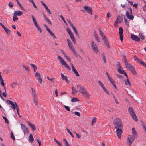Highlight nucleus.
Instances as JSON below:
<instances>
[{"label":"nucleus","instance_id":"nucleus-17","mask_svg":"<svg viewBox=\"0 0 146 146\" xmlns=\"http://www.w3.org/2000/svg\"><path fill=\"white\" fill-rule=\"evenodd\" d=\"M118 72L121 74H123L127 78V73L124 70H123L122 68L120 69H117Z\"/></svg>","mask_w":146,"mask_h":146},{"label":"nucleus","instance_id":"nucleus-5","mask_svg":"<svg viewBox=\"0 0 146 146\" xmlns=\"http://www.w3.org/2000/svg\"><path fill=\"white\" fill-rule=\"evenodd\" d=\"M126 68L127 69L130 71L132 73L135 75H137V74L134 67L130 64L127 63L125 64Z\"/></svg>","mask_w":146,"mask_h":146},{"label":"nucleus","instance_id":"nucleus-63","mask_svg":"<svg viewBox=\"0 0 146 146\" xmlns=\"http://www.w3.org/2000/svg\"><path fill=\"white\" fill-rule=\"evenodd\" d=\"M44 26L45 27L46 30L48 32H49V31H50V29L48 28V27L45 24H44Z\"/></svg>","mask_w":146,"mask_h":146},{"label":"nucleus","instance_id":"nucleus-21","mask_svg":"<svg viewBox=\"0 0 146 146\" xmlns=\"http://www.w3.org/2000/svg\"><path fill=\"white\" fill-rule=\"evenodd\" d=\"M87 98H89L90 94L87 92V91L85 90L82 94Z\"/></svg>","mask_w":146,"mask_h":146},{"label":"nucleus","instance_id":"nucleus-36","mask_svg":"<svg viewBox=\"0 0 146 146\" xmlns=\"http://www.w3.org/2000/svg\"><path fill=\"white\" fill-rule=\"evenodd\" d=\"M116 20H117L119 23H120L122 21V19L120 16H118Z\"/></svg>","mask_w":146,"mask_h":146},{"label":"nucleus","instance_id":"nucleus-8","mask_svg":"<svg viewBox=\"0 0 146 146\" xmlns=\"http://www.w3.org/2000/svg\"><path fill=\"white\" fill-rule=\"evenodd\" d=\"M129 9L130 11V14L131 15H129V13L128 11L126 12V15L128 19H129L132 20L133 19L134 16L133 15H132V10L131 8L130 7H129Z\"/></svg>","mask_w":146,"mask_h":146},{"label":"nucleus","instance_id":"nucleus-24","mask_svg":"<svg viewBox=\"0 0 146 146\" xmlns=\"http://www.w3.org/2000/svg\"><path fill=\"white\" fill-rule=\"evenodd\" d=\"M30 66L33 68L34 70V72H35L37 70V68L36 66L33 64H30Z\"/></svg>","mask_w":146,"mask_h":146},{"label":"nucleus","instance_id":"nucleus-13","mask_svg":"<svg viewBox=\"0 0 146 146\" xmlns=\"http://www.w3.org/2000/svg\"><path fill=\"white\" fill-rule=\"evenodd\" d=\"M83 7L86 12L91 15L92 14V9L90 7L87 6H84Z\"/></svg>","mask_w":146,"mask_h":146},{"label":"nucleus","instance_id":"nucleus-2","mask_svg":"<svg viewBox=\"0 0 146 146\" xmlns=\"http://www.w3.org/2000/svg\"><path fill=\"white\" fill-rule=\"evenodd\" d=\"M114 126L115 128H123V125L120 119L116 118L113 121Z\"/></svg>","mask_w":146,"mask_h":146},{"label":"nucleus","instance_id":"nucleus-58","mask_svg":"<svg viewBox=\"0 0 146 146\" xmlns=\"http://www.w3.org/2000/svg\"><path fill=\"white\" fill-rule=\"evenodd\" d=\"M31 2L32 3L33 5V7L35 8H37V7L36 6V5H35V3H34V2L33 1V0H32V1H31Z\"/></svg>","mask_w":146,"mask_h":146},{"label":"nucleus","instance_id":"nucleus-47","mask_svg":"<svg viewBox=\"0 0 146 146\" xmlns=\"http://www.w3.org/2000/svg\"><path fill=\"white\" fill-rule=\"evenodd\" d=\"M63 141H65V144L66 146H71L66 139H63Z\"/></svg>","mask_w":146,"mask_h":146},{"label":"nucleus","instance_id":"nucleus-25","mask_svg":"<svg viewBox=\"0 0 146 146\" xmlns=\"http://www.w3.org/2000/svg\"><path fill=\"white\" fill-rule=\"evenodd\" d=\"M33 100L35 105L36 106L38 104L37 98H33Z\"/></svg>","mask_w":146,"mask_h":146},{"label":"nucleus","instance_id":"nucleus-11","mask_svg":"<svg viewBox=\"0 0 146 146\" xmlns=\"http://www.w3.org/2000/svg\"><path fill=\"white\" fill-rule=\"evenodd\" d=\"M119 34L120 38L121 41L122 42L123 38V29L122 27H120L119 29Z\"/></svg>","mask_w":146,"mask_h":146},{"label":"nucleus","instance_id":"nucleus-64","mask_svg":"<svg viewBox=\"0 0 146 146\" xmlns=\"http://www.w3.org/2000/svg\"><path fill=\"white\" fill-rule=\"evenodd\" d=\"M107 17L108 18H109L111 17V14L110 12H108L107 14Z\"/></svg>","mask_w":146,"mask_h":146},{"label":"nucleus","instance_id":"nucleus-3","mask_svg":"<svg viewBox=\"0 0 146 146\" xmlns=\"http://www.w3.org/2000/svg\"><path fill=\"white\" fill-rule=\"evenodd\" d=\"M128 111L133 120L135 121H137L138 119L133 108L132 107H129Z\"/></svg>","mask_w":146,"mask_h":146},{"label":"nucleus","instance_id":"nucleus-16","mask_svg":"<svg viewBox=\"0 0 146 146\" xmlns=\"http://www.w3.org/2000/svg\"><path fill=\"white\" fill-rule=\"evenodd\" d=\"M131 39L137 42L140 41V39L137 35L134 34H131Z\"/></svg>","mask_w":146,"mask_h":146},{"label":"nucleus","instance_id":"nucleus-28","mask_svg":"<svg viewBox=\"0 0 146 146\" xmlns=\"http://www.w3.org/2000/svg\"><path fill=\"white\" fill-rule=\"evenodd\" d=\"M4 30L6 32L7 36H9L11 32L10 30L7 28H6L4 29Z\"/></svg>","mask_w":146,"mask_h":146},{"label":"nucleus","instance_id":"nucleus-20","mask_svg":"<svg viewBox=\"0 0 146 146\" xmlns=\"http://www.w3.org/2000/svg\"><path fill=\"white\" fill-rule=\"evenodd\" d=\"M99 33L100 35H101V37L102 38L103 40L106 39V37L105 36V35L103 32L101 31L100 29H99Z\"/></svg>","mask_w":146,"mask_h":146},{"label":"nucleus","instance_id":"nucleus-39","mask_svg":"<svg viewBox=\"0 0 146 146\" xmlns=\"http://www.w3.org/2000/svg\"><path fill=\"white\" fill-rule=\"evenodd\" d=\"M18 20V18L17 17V16L16 15L14 14L13 16V20L14 21H15Z\"/></svg>","mask_w":146,"mask_h":146},{"label":"nucleus","instance_id":"nucleus-43","mask_svg":"<svg viewBox=\"0 0 146 146\" xmlns=\"http://www.w3.org/2000/svg\"><path fill=\"white\" fill-rule=\"evenodd\" d=\"M72 70L77 76H80V75L79 74L75 68L73 70Z\"/></svg>","mask_w":146,"mask_h":146},{"label":"nucleus","instance_id":"nucleus-7","mask_svg":"<svg viewBox=\"0 0 146 146\" xmlns=\"http://www.w3.org/2000/svg\"><path fill=\"white\" fill-rule=\"evenodd\" d=\"M32 18V19L33 21V22L34 25L38 29V31L40 33L42 32V30L41 28H40L37 24V21L36 19L33 16V15H31Z\"/></svg>","mask_w":146,"mask_h":146},{"label":"nucleus","instance_id":"nucleus-38","mask_svg":"<svg viewBox=\"0 0 146 146\" xmlns=\"http://www.w3.org/2000/svg\"><path fill=\"white\" fill-rule=\"evenodd\" d=\"M96 117H94L93 118L92 121V125H93L94 124L96 121Z\"/></svg>","mask_w":146,"mask_h":146},{"label":"nucleus","instance_id":"nucleus-32","mask_svg":"<svg viewBox=\"0 0 146 146\" xmlns=\"http://www.w3.org/2000/svg\"><path fill=\"white\" fill-rule=\"evenodd\" d=\"M98 84L103 89L105 88L103 85V83L100 81H99L98 82Z\"/></svg>","mask_w":146,"mask_h":146},{"label":"nucleus","instance_id":"nucleus-30","mask_svg":"<svg viewBox=\"0 0 146 146\" xmlns=\"http://www.w3.org/2000/svg\"><path fill=\"white\" fill-rule=\"evenodd\" d=\"M126 77V78H127V80H126V81H125V84L126 85H129V86H130L131 84H130V81H129V80L128 79V76H127V77Z\"/></svg>","mask_w":146,"mask_h":146},{"label":"nucleus","instance_id":"nucleus-41","mask_svg":"<svg viewBox=\"0 0 146 146\" xmlns=\"http://www.w3.org/2000/svg\"><path fill=\"white\" fill-rule=\"evenodd\" d=\"M79 100L77 98L73 97L71 99V101L72 102H75L78 101Z\"/></svg>","mask_w":146,"mask_h":146},{"label":"nucleus","instance_id":"nucleus-48","mask_svg":"<svg viewBox=\"0 0 146 146\" xmlns=\"http://www.w3.org/2000/svg\"><path fill=\"white\" fill-rule=\"evenodd\" d=\"M61 75L62 77V79L63 80H66L67 79V76L64 75L62 74H61Z\"/></svg>","mask_w":146,"mask_h":146},{"label":"nucleus","instance_id":"nucleus-52","mask_svg":"<svg viewBox=\"0 0 146 146\" xmlns=\"http://www.w3.org/2000/svg\"><path fill=\"white\" fill-rule=\"evenodd\" d=\"M123 60L124 62V63L125 64H126L127 63H128V62L127 61V60L126 58V56H123Z\"/></svg>","mask_w":146,"mask_h":146},{"label":"nucleus","instance_id":"nucleus-12","mask_svg":"<svg viewBox=\"0 0 146 146\" xmlns=\"http://www.w3.org/2000/svg\"><path fill=\"white\" fill-rule=\"evenodd\" d=\"M116 129H117L116 130L117 135L119 139H121V135L123 132L122 131L123 128H117Z\"/></svg>","mask_w":146,"mask_h":146},{"label":"nucleus","instance_id":"nucleus-14","mask_svg":"<svg viewBox=\"0 0 146 146\" xmlns=\"http://www.w3.org/2000/svg\"><path fill=\"white\" fill-rule=\"evenodd\" d=\"M77 90L78 92H80L81 94L86 89L84 87L80 85H78L77 86Z\"/></svg>","mask_w":146,"mask_h":146},{"label":"nucleus","instance_id":"nucleus-45","mask_svg":"<svg viewBox=\"0 0 146 146\" xmlns=\"http://www.w3.org/2000/svg\"><path fill=\"white\" fill-rule=\"evenodd\" d=\"M139 64L144 66L146 68V63H145L144 62L141 60Z\"/></svg>","mask_w":146,"mask_h":146},{"label":"nucleus","instance_id":"nucleus-31","mask_svg":"<svg viewBox=\"0 0 146 146\" xmlns=\"http://www.w3.org/2000/svg\"><path fill=\"white\" fill-rule=\"evenodd\" d=\"M134 59L136 61L139 63L141 62V60H140L135 55L134 56Z\"/></svg>","mask_w":146,"mask_h":146},{"label":"nucleus","instance_id":"nucleus-29","mask_svg":"<svg viewBox=\"0 0 146 146\" xmlns=\"http://www.w3.org/2000/svg\"><path fill=\"white\" fill-rule=\"evenodd\" d=\"M70 37L72 40V41L75 43L76 42V40L75 39L74 36L73 34H72L70 35Z\"/></svg>","mask_w":146,"mask_h":146},{"label":"nucleus","instance_id":"nucleus-35","mask_svg":"<svg viewBox=\"0 0 146 146\" xmlns=\"http://www.w3.org/2000/svg\"><path fill=\"white\" fill-rule=\"evenodd\" d=\"M66 29L67 30V31L69 35L73 34L72 32H71V30L69 28H67Z\"/></svg>","mask_w":146,"mask_h":146},{"label":"nucleus","instance_id":"nucleus-62","mask_svg":"<svg viewBox=\"0 0 146 146\" xmlns=\"http://www.w3.org/2000/svg\"><path fill=\"white\" fill-rule=\"evenodd\" d=\"M18 5L22 10H24V8L22 7L21 4H20V3Z\"/></svg>","mask_w":146,"mask_h":146},{"label":"nucleus","instance_id":"nucleus-61","mask_svg":"<svg viewBox=\"0 0 146 146\" xmlns=\"http://www.w3.org/2000/svg\"><path fill=\"white\" fill-rule=\"evenodd\" d=\"M103 90L107 94H108V95H110V93H109V91H108L106 89V88H105L104 89H103Z\"/></svg>","mask_w":146,"mask_h":146},{"label":"nucleus","instance_id":"nucleus-42","mask_svg":"<svg viewBox=\"0 0 146 146\" xmlns=\"http://www.w3.org/2000/svg\"><path fill=\"white\" fill-rule=\"evenodd\" d=\"M12 105V108H13V109L15 110L16 109V107L15 106V105L14 103L13 102H11L10 104Z\"/></svg>","mask_w":146,"mask_h":146},{"label":"nucleus","instance_id":"nucleus-9","mask_svg":"<svg viewBox=\"0 0 146 146\" xmlns=\"http://www.w3.org/2000/svg\"><path fill=\"white\" fill-rule=\"evenodd\" d=\"M91 46L93 50L95 52L97 53L99 52L97 45L93 41L92 42Z\"/></svg>","mask_w":146,"mask_h":146},{"label":"nucleus","instance_id":"nucleus-27","mask_svg":"<svg viewBox=\"0 0 146 146\" xmlns=\"http://www.w3.org/2000/svg\"><path fill=\"white\" fill-rule=\"evenodd\" d=\"M29 139L31 142L32 143L33 142L34 139L32 134H31L29 135Z\"/></svg>","mask_w":146,"mask_h":146},{"label":"nucleus","instance_id":"nucleus-22","mask_svg":"<svg viewBox=\"0 0 146 146\" xmlns=\"http://www.w3.org/2000/svg\"><path fill=\"white\" fill-rule=\"evenodd\" d=\"M28 123L29 127L32 129V130L34 131L36 129V127L34 124H31L29 121H28Z\"/></svg>","mask_w":146,"mask_h":146},{"label":"nucleus","instance_id":"nucleus-49","mask_svg":"<svg viewBox=\"0 0 146 146\" xmlns=\"http://www.w3.org/2000/svg\"><path fill=\"white\" fill-rule=\"evenodd\" d=\"M117 66V69L122 68L121 66L120 63L119 62H118L116 64Z\"/></svg>","mask_w":146,"mask_h":146},{"label":"nucleus","instance_id":"nucleus-51","mask_svg":"<svg viewBox=\"0 0 146 146\" xmlns=\"http://www.w3.org/2000/svg\"><path fill=\"white\" fill-rule=\"evenodd\" d=\"M118 78L120 79H123V76L122 75H119L118 74H116Z\"/></svg>","mask_w":146,"mask_h":146},{"label":"nucleus","instance_id":"nucleus-46","mask_svg":"<svg viewBox=\"0 0 146 146\" xmlns=\"http://www.w3.org/2000/svg\"><path fill=\"white\" fill-rule=\"evenodd\" d=\"M8 5L11 8L13 7L14 4L13 2H9L8 3Z\"/></svg>","mask_w":146,"mask_h":146},{"label":"nucleus","instance_id":"nucleus-6","mask_svg":"<svg viewBox=\"0 0 146 146\" xmlns=\"http://www.w3.org/2000/svg\"><path fill=\"white\" fill-rule=\"evenodd\" d=\"M57 58L59 60L62 65H63L66 68H67L69 70L71 69V68L69 65L66 64L65 61L63 60L60 56H58L57 57Z\"/></svg>","mask_w":146,"mask_h":146},{"label":"nucleus","instance_id":"nucleus-33","mask_svg":"<svg viewBox=\"0 0 146 146\" xmlns=\"http://www.w3.org/2000/svg\"><path fill=\"white\" fill-rule=\"evenodd\" d=\"M23 67L25 68L26 71H29V70L30 68L29 66L25 65H23Z\"/></svg>","mask_w":146,"mask_h":146},{"label":"nucleus","instance_id":"nucleus-4","mask_svg":"<svg viewBox=\"0 0 146 146\" xmlns=\"http://www.w3.org/2000/svg\"><path fill=\"white\" fill-rule=\"evenodd\" d=\"M68 44L70 49L71 50L74 56L77 57L78 56L80 57V55L78 54L76 52L75 49L73 48V45L71 43V42L68 39H67Z\"/></svg>","mask_w":146,"mask_h":146},{"label":"nucleus","instance_id":"nucleus-10","mask_svg":"<svg viewBox=\"0 0 146 146\" xmlns=\"http://www.w3.org/2000/svg\"><path fill=\"white\" fill-rule=\"evenodd\" d=\"M21 129L23 131L24 134L28 133V129L27 127L25 126L24 124L23 123H21Z\"/></svg>","mask_w":146,"mask_h":146},{"label":"nucleus","instance_id":"nucleus-55","mask_svg":"<svg viewBox=\"0 0 146 146\" xmlns=\"http://www.w3.org/2000/svg\"><path fill=\"white\" fill-rule=\"evenodd\" d=\"M45 20L49 24H50L51 25V22L50 21V20L48 18H46Z\"/></svg>","mask_w":146,"mask_h":146},{"label":"nucleus","instance_id":"nucleus-23","mask_svg":"<svg viewBox=\"0 0 146 146\" xmlns=\"http://www.w3.org/2000/svg\"><path fill=\"white\" fill-rule=\"evenodd\" d=\"M103 40L105 45L108 48H110V46L108 41L107 40V39H106Z\"/></svg>","mask_w":146,"mask_h":146},{"label":"nucleus","instance_id":"nucleus-34","mask_svg":"<svg viewBox=\"0 0 146 146\" xmlns=\"http://www.w3.org/2000/svg\"><path fill=\"white\" fill-rule=\"evenodd\" d=\"M48 32L49 33L51 36H52L55 39H56V37L55 36L54 34L51 30L49 31V32Z\"/></svg>","mask_w":146,"mask_h":146},{"label":"nucleus","instance_id":"nucleus-26","mask_svg":"<svg viewBox=\"0 0 146 146\" xmlns=\"http://www.w3.org/2000/svg\"><path fill=\"white\" fill-rule=\"evenodd\" d=\"M74 31V32L76 35L78 36V37L79 38V35L78 32V31L76 29L75 27L74 26L72 27Z\"/></svg>","mask_w":146,"mask_h":146},{"label":"nucleus","instance_id":"nucleus-37","mask_svg":"<svg viewBox=\"0 0 146 146\" xmlns=\"http://www.w3.org/2000/svg\"><path fill=\"white\" fill-rule=\"evenodd\" d=\"M3 118L5 120V123L7 124H9V122L7 119L4 116H2Z\"/></svg>","mask_w":146,"mask_h":146},{"label":"nucleus","instance_id":"nucleus-19","mask_svg":"<svg viewBox=\"0 0 146 146\" xmlns=\"http://www.w3.org/2000/svg\"><path fill=\"white\" fill-rule=\"evenodd\" d=\"M23 12L19 10L16 11H15L14 14L16 16H20L23 14Z\"/></svg>","mask_w":146,"mask_h":146},{"label":"nucleus","instance_id":"nucleus-56","mask_svg":"<svg viewBox=\"0 0 146 146\" xmlns=\"http://www.w3.org/2000/svg\"><path fill=\"white\" fill-rule=\"evenodd\" d=\"M11 137L13 140H15V139L14 136L12 132L11 133Z\"/></svg>","mask_w":146,"mask_h":146},{"label":"nucleus","instance_id":"nucleus-50","mask_svg":"<svg viewBox=\"0 0 146 146\" xmlns=\"http://www.w3.org/2000/svg\"><path fill=\"white\" fill-rule=\"evenodd\" d=\"M102 56L103 60L105 63H106L105 56L104 53L102 54Z\"/></svg>","mask_w":146,"mask_h":146},{"label":"nucleus","instance_id":"nucleus-59","mask_svg":"<svg viewBox=\"0 0 146 146\" xmlns=\"http://www.w3.org/2000/svg\"><path fill=\"white\" fill-rule=\"evenodd\" d=\"M74 113L75 115L78 116H80V114L79 112L75 111L74 112Z\"/></svg>","mask_w":146,"mask_h":146},{"label":"nucleus","instance_id":"nucleus-53","mask_svg":"<svg viewBox=\"0 0 146 146\" xmlns=\"http://www.w3.org/2000/svg\"><path fill=\"white\" fill-rule=\"evenodd\" d=\"M4 90H5V93L4 92H3L2 93V95H3L5 97H6V96H7V94H6V89H5V87L4 86Z\"/></svg>","mask_w":146,"mask_h":146},{"label":"nucleus","instance_id":"nucleus-57","mask_svg":"<svg viewBox=\"0 0 146 146\" xmlns=\"http://www.w3.org/2000/svg\"><path fill=\"white\" fill-rule=\"evenodd\" d=\"M11 87L13 88H14L15 87V86H16V85L15 84V82H14L13 83H12L11 84Z\"/></svg>","mask_w":146,"mask_h":146},{"label":"nucleus","instance_id":"nucleus-54","mask_svg":"<svg viewBox=\"0 0 146 146\" xmlns=\"http://www.w3.org/2000/svg\"><path fill=\"white\" fill-rule=\"evenodd\" d=\"M64 107L68 111H70V109L68 106L64 105Z\"/></svg>","mask_w":146,"mask_h":146},{"label":"nucleus","instance_id":"nucleus-1","mask_svg":"<svg viewBox=\"0 0 146 146\" xmlns=\"http://www.w3.org/2000/svg\"><path fill=\"white\" fill-rule=\"evenodd\" d=\"M132 133L133 136L129 135L128 137L127 145L128 146H131L132 143L134 140V138H137V137L138 135L134 128H132Z\"/></svg>","mask_w":146,"mask_h":146},{"label":"nucleus","instance_id":"nucleus-18","mask_svg":"<svg viewBox=\"0 0 146 146\" xmlns=\"http://www.w3.org/2000/svg\"><path fill=\"white\" fill-rule=\"evenodd\" d=\"M31 94L33 96V98H37V94L36 93L35 90L32 88H31Z\"/></svg>","mask_w":146,"mask_h":146},{"label":"nucleus","instance_id":"nucleus-60","mask_svg":"<svg viewBox=\"0 0 146 146\" xmlns=\"http://www.w3.org/2000/svg\"><path fill=\"white\" fill-rule=\"evenodd\" d=\"M37 141L38 142L39 144V146H41V141L40 139H37Z\"/></svg>","mask_w":146,"mask_h":146},{"label":"nucleus","instance_id":"nucleus-44","mask_svg":"<svg viewBox=\"0 0 146 146\" xmlns=\"http://www.w3.org/2000/svg\"><path fill=\"white\" fill-rule=\"evenodd\" d=\"M66 129L67 131L68 132V133L71 135V136L73 137H74V136L72 133L71 132V131H70V130L67 128H66Z\"/></svg>","mask_w":146,"mask_h":146},{"label":"nucleus","instance_id":"nucleus-40","mask_svg":"<svg viewBox=\"0 0 146 146\" xmlns=\"http://www.w3.org/2000/svg\"><path fill=\"white\" fill-rule=\"evenodd\" d=\"M78 91L77 90H74L73 87H72V93L73 94H76Z\"/></svg>","mask_w":146,"mask_h":146},{"label":"nucleus","instance_id":"nucleus-15","mask_svg":"<svg viewBox=\"0 0 146 146\" xmlns=\"http://www.w3.org/2000/svg\"><path fill=\"white\" fill-rule=\"evenodd\" d=\"M35 76L38 77L37 80L38 82L40 84H41L42 82V80L41 78L40 74L38 72H36L35 74Z\"/></svg>","mask_w":146,"mask_h":146}]
</instances>
